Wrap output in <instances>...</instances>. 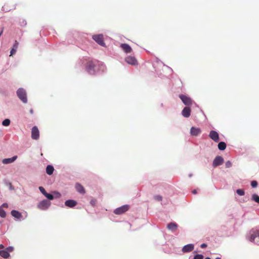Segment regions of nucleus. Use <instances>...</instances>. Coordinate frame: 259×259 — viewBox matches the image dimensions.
Returning <instances> with one entry per match:
<instances>
[{"label": "nucleus", "mask_w": 259, "mask_h": 259, "mask_svg": "<svg viewBox=\"0 0 259 259\" xmlns=\"http://www.w3.org/2000/svg\"><path fill=\"white\" fill-rule=\"evenodd\" d=\"M17 95L18 98L24 103H26L27 98L25 90L22 88H19L17 91Z\"/></svg>", "instance_id": "1"}, {"label": "nucleus", "mask_w": 259, "mask_h": 259, "mask_svg": "<svg viewBox=\"0 0 259 259\" xmlns=\"http://www.w3.org/2000/svg\"><path fill=\"white\" fill-rule=\"evenodd\" d=\"M92 38L99 45L104 47L105 46V44L104 41V37L102 34L94 35L93 36Z\"/></svg>", "instance_id": "2"}, {"label": "nucleus", "mask_w": 259, "mask_h": 259, "mask_svg": "<svg viewBox=\"0 0 259 259\" xmlns=\"http://www.w3.org/2000/svg\"><path fill=\"white\" fill-rule=\"evenodd\" d=\"M129 205H124L121 206V207H119L118 208H117L114 210V213L116 214H121L127 211L129 209Z\"/></svg>", "instance_id": "3"}, {"label": "nucleus", "mask_w": 259, "mask_h": 259, "mask_svg": "<svg viewBox=\"0 0 259 259\" xmlns=\"http://www.w3.org/2000/svg\"><path fill=\"white\" fill-rule=\"evenodd\" d=\"M95 67V63L93 61H89L88 62L87 66H86V70L91 74H94L95 71L94 68Z\"/></svg>", "instance_id": "4"}, {"label": "nucleus", "mask_w": 259, "mask_h": 259, "mask_svg": "<svg viewBox=\"0 0 259 259\" xmlns=\"http://www.w3.org/2000/svg\"><path fill=\"white\" fill-rule=\"evenodd\" d=\"M179 97L186 106H190L192 104V101L190 97L184 95H180Z\"/></svg>", "instance_id": "5"}, {"label": "nucleus", "mask_w": 259, "mask_h": 259, "mask_svg": "<svg viewBox=\"0 0 259 259\" xmlns=\"http://www.w3.org/2000/svg\"><path fill=\"white\" fill-rule=\"evenodd\" d=\"M250 236L249 238V241H254L255 238H259V230L252 229L250 231Z\"/></svg>", "instance_id": "6"}, {"label": "nucleus", "mask_w": 259, "mask_h": 259, "mask_svg": "<svg viewBox=\"0 0 259 259\" xmlns=\"http://www.w3.org/2000/svg\"><path fill=\"white\" fill-rule=\"evenodd\" d=\"M50 204L51 203L50 201L47 200H43L38 204L37 207L40 209L46 210L49 207Z\"/></svg>", "instance_id": "7"}, {"label": "nucleus", "mask_w": 259, "mask_h": 259, "mask_svg": "<svg viewBox=\"0 0 259 259\" xmlns=\"http://www.w3.org/2000/svg\"><path fill=\"white\" fill-rule=\"evenodd\" d=\"M39 137V132L38 128L34 126L31 130V138L34 140H38Z\"/></svg>", "instance_id": "8"}, {"label": "nucleus", "mask_w": 259, "mask_h": 259, "mask_svg": "<svg viewBox=\"0 0 259 259\" xmlns=\"http://www.w3.org/2000/svg\"><path fill=\"white\" fill-rule=\"evenodd\" d=\"M224 162V159L222 156H217L213 161V166L217 167L219 165H222Z\"/></svg>", "instance_id": "9"}, {"label": "nucleus", "mask_w": 259, "mask_h": 259, "mask_svg": "<svg viewBox=\"0 0 259 259\" xmlns=\"http://www.w3.org/2000/svg\"><path fill=\"white\" fill-rule=\"evenodd\" d=\"M125 61L127 63L132 65H136L138 64V61L134 57L131 56L126 57Z\"/></svg>", "instance_id": "10"}, {"label": "nucleus", "mask_w": 259, "mask_h": 259, "mask_svg": "<svg viewBox=\"0 0 259 259\" xmlns=\"http://www.w3.org/2000/svg\"><path fill=\"white\" fill-rule=\"evenodd\" d=\"M201 133V130L199 128L192 127L190 130V134L192 136H197Z\"/></svg>", "instance_id": "11"}, {"label": "nucleus", "mask_w": 259, "mask_h": 259, "mask_svg": "<svg viewBox=\"0 0 259 259\" xmlns=\"http://www.w3.org/2000/svg\"><path fill=\"white\" fill-rule=\"evenodd\" d=\"M120 48L126 53H130L132 51L131 47L126 44H121L120 45Z\"/></svg>", "instance_id": "12"}, {"label": "nucleus", "mask_w": 259, "mask_h": 259, "mask_svg": "<svg viewBox=\"0 0 259 259\" xmlns=\"http://www.w3.org/2000/svg\"><path fill=\"white\" fill-rule=\"evenodd\" d=\"M191 114V109L190 107H185L182 111V115L186 118L189 117L190 116Z\"/></svg>", "instance_id": "13"}, {"label": "nucleus", "mask_w": 259, "mask_h": 259, "mask_svg": "<svg viewBox=\"0 0 259 259\" xmlns=\"http://www.w3.org/2000/svg\"><path fill=\"white\" fill-rule=\"evenodd\" d=\"M194 249V245L192 244H187L184 246L182 248L183 252H188L192 251Z\"/></svg>", "instance_id": "14"}, {"label": "nucleus", "mask_w": 259, "mask_h": 259, "mask_svg": "<svg viewBox=\"0 0 259 259\" xmlns=\"http://www.w3.org/2000/svg\"><path fill=\"white\" fill-rule=\"evenodd\" d=\"M178 226L175 223H170L167 224V228L172 232H175L178 229Z\"/></svg>", "instance_id": "15"}, {"label": "nucleus", "mask_w": 259, "mask_h": 259, "mask_svg": "<svg viewBox=\"0 0 259 259\" xmlns=\"http://www.w3.org/2000/svg\"><path fill=\"white\" fill-rule=\"evenodd\" d=\"M65 204L66 206L72 208L76 205L77 202L75 200L69 199L65 201Z\"/></svg>", "instance_id": "16"}, {"label": "nucleus", "mask_w": 259, "mask_h": 259, "mask_svg": "<svg viewBox=\"0 0 259 259\" xmlns=\"http://www.w3.org/2000/svg\"><path fill=\"white\" fill-rule=\"evenodd\" d=\"M211 140L214 141L215 142H218L220 141L219 136L218 133L214 131L211 130Z\"/></svg>", "instance_id": "17"}, {"label": "nucleus", "mask_w": 259, "mask_h": 259, "mask_svg": "<svg viewBox=\"0 0 259 259\" xmlns=\"http://www.w3.org/2000/svg\"><path fill=\"white\" fill-rule=\"evenodd\" d=\"M75 188L77 192L81 194H84L85 191L83 187L80 184L77 183L75 185Z\"/></svg>", "instance_id": "18"}, {"label": "nucleus", "mask_w": 259, "mask_h": 259, "mask_svg": "<svg viewBox=\"0 0 259 259\" xmlns=\"http://www.w3.org/2000/svg\"><path fill=\"white\" fill-rule=\"evenodd\" d=\"M17 158V156H14L12 158H5L3 160V163L4 164H9L14 162Z\"/></svg>", "instance_id": "19"}, {"label": "nucleus", "mask_w": 259, "mask_h": 259, "mask_svg": "<svg viewBox=\"0 0 259 259\" xmlns=\"http://www.w3.org/2000/svg\"><path fill=\"white\" fill-rule=\"evenodd\" d=\"M11 214L15 218L20 219L22 217L21 213L17 210H13L11 211Z\"/></svg>", "instance_id": "20"}, {"label": "nucleus", "mask_w": 259, "mask_h": 259, "mask_svg": "<svg viewBox=\"0 0 259 259\" xmlns=\"http://www.w3.org/2000/svg\"><path fill=\"white\" fill-rule=\"evenodd\" d=\"M0 255L4 258H7L10 256V254L6 249L2 250H0Z\"/></svg>", "instance_id": "21"}, {"label": "nucleus", "mask_w": 259, "mask_h": 259, "mask_svg": "<svg viewBox=\"0 0 259 259\" xmlns=\"http://www.w3.org/2000/svg\"><path fill=\"white\" fill-rule=\"evenodd\" d=\"M54 170V167L51 165H48L46 167V172L49 175L53 174Z\"/></svg>", "instance_id": "22"}, {"label": "nucleus", "mask_w": 259, "mask_h": 259, "mask_svg": "<svg viewBox=\"0 0 259 259\" xmlns=\"http://www.w3.org/2000/svg\"><path fill=\"white\" fill-rule=\"evenodd\" d=\"M218 146L220 150H224L226 148V144L224 142H220Z\"/></svg>", "instance_id": "23"}, {"label": "nucleus", "mask_w": 259, "mask_h": 259, "mask_svg": "<svg viewBox=\"0 0 259 259\" xmlns=\"http://www.w3.org/2000/svg\"><path fill=\"white\" fill-rule=\"evenodd\" d=\"M251 199L252 200L259 203V196L257 194H253L252 195Z\"/></svg>", "instance_id": "24"}, {"label": "nucleus", "mask_w": 259, "mask_h": 259, "mask_svg": "<svg viewBox=\"0 0 259 259\" xmlns=\"http://www.w3.org/2000/svg\"><path fill=\"white\" fill-rule=\"evenodd\" d=\"M3 125L4 126H8L10 125V119H5L3 121V123H2Z\"/></svg>", "instance_id": "25"}, {"label": "nucleus", "mask_w": 259, "mask_h": 259, "mask_svg": "<svg viewBox=\"0 0 259 259\" xmlns=\"http://www.w3.org/2000/svg\"><path fill=\"white\" fill-rule=\"evenodd\" d=\"M0 216L3 218L6 216L5 211L2 207H0Z\"/></svg>", "instance_id": "26"}, {"label": "nucleus", "mask_w": 259, "mask_h": 259, "mask_svg": "<svg viewBox=\"0 0 259 259\" xmlns=\"http://www.w3.org/2000/svg\"><path fill=\"white\" fill-rule=\"evenodd\" d=\"M236 192L240 196H243L245 194L244 191L243 189H237Z\"/></svg>", "instance_id": "27"}, {"label": "nucleus", "mask_w": 259, "mask_h": 259, "mask_svg": "<svg viewBox=\"0 0 259 259\" xmlns=\"http://www.w3.org/2000/svg\"><path fill=\"white\" fill-rule=\"evenodd\" d=\"M45 196L49 200H53L54 199V196L51 194L47 193Z\"/></svg>", "instance_id": "28"}, {"label": "nucleus", "mask_w": 259, "mask_h": 259, "mask_svg": "<svg viewBox=\"0 0 259 259\" xmlns=\"http://www.w3.org/2000/svg\"><path fill=\"white\" fill-rule=\"evenodd\" d=\"M204 256L202 254H196L194 256L193 259H203Z\"/></svg>", "instance_id": "29"}, {"label": "nucleus", "mask_w": 259, "mask_h": 259, "mask_svg": "<svg viewBox=\"0 0 259 259\" xmlns=\"http://www.w3.org/2000/svg\"><path fill=\"white\" fill-rule=\"evenodd\" d=\"M154 199L158 201H162V197L160 195H155L154 196Z\"/></svg>", "instance_id": "30"}, {"label": "nucleus", "mask_w": 259, "mask_h": 259, "mask_svg": "<svg viewBox=\"0 0 259 259\" xmlns=\"http://www.w3.org/2000/svg\"><path fill=\"white\" fill-rule=\"evenodd\" d=\"M38 189L44 195L46 194L47 192L44 187L40 186L39 187Z\"/></svg>", "instance_id": "31"}, {"label": "nucleus", "mask_w": 259, "mask_h": 259, "mask_svg": "<svg viewBox=\"0 0 259 259\" xmlns=\"http://www.w3.org/2000/svg\"><path fill=\"white\" fill-rule=\"evenodd\" d=\"M251 186L253 188H255L257 186V182L256 181H253L251 182Z\"/></svg>", "instance_id": "32"}, {"label": "nucleus", "mask_w": 259, "mask_h": 259, "mask_svg": "<svg viewBox=\"0 0 259 259\" xmlns=\"http://www.w3.org/2000/svg\"><path fill=\"white\" fill-rule=\"evenodd\" d=\"M19 43L17 40H15L14 44L13 45V49L17 50L18 48Z\"/></svg>", "instance_id": "33"}, {"label": "nucleus", "mask_w": 259, "mask_h": 259, "mask_svg": "<svg viewBox=\"0 0 259 259\" xmlns=\"http://www.w3.org/2000/svg\"><path fill=\"white\" fill-rule=\"evenodd\" d=\"M17 51V50L16 49H13L12 48L11 50V52H10V56H13V55H14L16 52Z\"/></svg>", "instance_id": "34"}, {"label": "nucleus", "mask_w": 259, "mask_h": 259, "mask_svg": "<svg viewBox=\"0 0 259 259\" xmlns=\"http://www.w3.org/2000/svg\"><path fill=\"white\" fill-rule=\"evenodd\" d=\"M97 200L95 199H92L90 201V203L92 205L95 206L96 204Z\"/></svg>", "instance_id": "35"}, {"label": "nucleus", "mask_w": 259, "mask_h": 259, "mask_svg": "<svg viewBox=\"0 0 259 259\" xmlns=\"http://www.w3.org/2000/svg\"><path fill=\"white\" fill-rule=\"evenodd\" d=\"M232 166V163L230 161H228L226 163V167L227 168H229Z\"/></svg>", "instance_id": "36"}, {"label": "nucleus", "mask_w": 259, "mask_h": 259, "mask_svg": "<svg viewBox=\"0 0 259 259\" xmlns=\"http://www.w3.org/2000/svg\"><path fill=\"white\" fill-rule=\"evenodd\" d=\"M6 250L8 251V252H12L13 250V247H7Z\"/></svg>", "instance_id": "37"}, {"label": "nucleus", "mask_w": 259, "mask_h": 259, "mask_svg": "<svg viewBox=\"0 0 259 259\" xmlns=\"http://www.w3.org/2000/svg\"><path fill=\"white\" fill-rule=\"evenodd\" d=\"M207 246V245L205 243H203L201 245V247L202 248H204Z\"/></svg>", "instance_id": "38"}, {"label": "nucleus", "mask_w": 259, "mask_h": 259, "mask_svg": "<svg viewBox=\"0 0 259 259\" xmlns=\"http://www.w3.org/2000/svg\"><path fill=\"white\" fill-rule=\"evenodd\" d=\"M192 193L194 194H196L197 193V190H194L193 191H192Z\"/></svg>", "instance_id": "39"}, {"label": "nucleus", "mask_w": 259, "mask_h": 259, "mask_svg": "<svg viewBox=\"0 0 259 259\" xmlns=\"http://www.w3.org/2000/svg\"><path fill=\"white\" fill-rule=\"evenodd\" d=\"M4 248V246L2 244H0V249H3Z\"/></svg>", "instance_id": "40"}, {"label": "nucleus", "mask_w": 259, "mask_h": 259, "mask_svg": "<svg viewBox=\"0 0 259 259\" xmlns=\"http://www.w3.org/2000/svg\"><path fill=\"white\" fill-rule=\"evenodd\" d=\"M3 206H5V207H7L8 206V204L7 203H4V204H3Z\"/></svg>", "instance_id": "41"}, {"label": "nucleus", "mask_w": 259, "mask_h": 259, "mask_svg": "<svg viewBox=\"0 0 259 259\" xmlns=\"http://www.w3.org/2000/svg\"><path fill=\"white\" fill-rule=\"evenodd\" d=\"M30 112L31 114H32V113H33V110H32V109H30Z\"/></svg>", "instance_id": "42"}, {"label": "nucleus", "mask_w": 259, "mask_h": 259, "mask_svg": "<svg viewBox=\"0 0 259 259\" xmlns=\"http://www.w3.org/2000/svg\"><path fill=\"white\" fill-rule=\"evenodd\" d=\"M3 32V29H2V30H1V32H0V36H1V35L2 34Z\"/></svg>", "instance_id": "43"}, {"label": "nucleus", "mask_w": 259, "mask_h": 259, "mask_svg": "<svg viewBox=\"0 0 259 259\" xmlns=\"http://www.w3.org/2000/svg\"><path fill=\"white\" fill-rule=\"evenodd\" d=\"M215 259H221L220 257H217Z\"/></svg>", "instance_id": "44"}, {"label": "nucleus", "mask_w": 259, "mask_h": 259, "mask_svg": "<svg viewBox=\"0 0 259 259\" xmlns=\"http://www.w3.org/2000/svg\"><path fill=\"white\" fill-rule=\"evenodd\" d=\"M205 259H210V257H206Z\"/></svg>", "instance_id": "45"}, {"label": "nucleus", "mask_w": 259, "mask_h": 259, "mask_svg": "<svg viewBox=\"0 0 259 259\" xmlns=\"http://www.w3.org/2000/svg\"><path fill=\"white\" fill-rule=\"evenodd\" d=\"M3 9H4V10H5V9L4 7H3Z\"/></svg>", "instance_id": "46"}, {"label": "nucleus", "mask_w": 259, "mask_h": 259, "mask_svg": "<svg viewBox=\"0 0 259 259\" xmlns=\"http://www.w3.org/2000/svg\"><path fill=\"white\" fill-rule=\"evenodd\" d=\"M1 133H2V131H1V130H0V134H1Z\"/></svg>", "instance_id": "47"}]
</instances>
